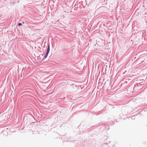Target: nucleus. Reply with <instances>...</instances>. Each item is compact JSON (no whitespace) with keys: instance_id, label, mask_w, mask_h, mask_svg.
Segmentation results:
<instances>
[{"instance_id":"nucleus-4","label":"nucleus","mask_w":147,"mask_h":147,"mask_svg":"<svg viewBox=\"0 0 147 147\" xmlns=\"http://www.w3.org/2000/svg\"><path fill=\"white\" fill-rule=\"evenodd\" d=\"M17 1V2H18H18H19V1Z\"/></svg>"},{"instance_id":"nucleus-2","label":"nucleus","mask_w":147,"mask_h":147,"mask_svg":"<svg viewBox=\"0 0 147 147\" xmlns=\"http://www.w3.org/2000/svg\"><path fill=\"white\" fill-rule=\"evenodd\" d=\"M50 45H49L48 46L46 50V52H47V53H49V51H50Z\"/></svg>"},{"instance_id":"nucleus-3","label":"nucleus","mask_w":147,"mask_h":147,"mask_svg":"<svg viewBox=\"0 0 147 147\" xmlns=\"http://www.w3.org/2000/svg\"><path fill=\"white\" fill-rule=\"evenodd\" d=\"M22 24L21 23H19L18 24V26H22Z\"/></svg>"},{"instance_id":"nucleus-1","label":"nucleus","mask_w":147,"mask_h":147,"mask_svg":"<svg viewBox=\"0 0 147 147\" xmlns=\"http://www.w3.org/2000/svg\"><path fill=\"white\" fill-rule=\"evenodd\" d=\"M49 53L47 52H46V53L45 54V56H44V57L42 59V60H44L45 59H46Z\"/></svg>"}]
</instances>
